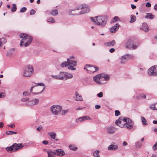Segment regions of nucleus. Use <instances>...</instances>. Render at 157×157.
Segmentation results:
<instances>
[{
    "instance_id": "4c0bfd02",
    "label": "nucleus",
    "mask_w": 157,
    "mask_h": 157,
    "mask_svg": "<svg viewBox=\"0 0 157 157\" xmlns=\"http://www.w3.org/2000/svg\"><path fill=\"white\" fill-rule=\"evenodd\" d=\"M17 132H13V131H7L6 132V134L7 135H12L13 134H16L17 133Z\"/></svg>"
},
{
    "instance_id": "4be33fe9",
    "label": "nucleus",
    "mask_w": 157,
    "mask_h": 157,
    "mask_svg": "<svg viewBox=\"0 0 157 157\" xmlns=\"http://www.w3.org/2000/svg\"><path fill=\"white\" fill-rule=\"evenodd\" d=\"M64 72H60L59 74H58L59 80H65Z\"/></svg>"
},
{
    "instance_id": "473e14b6",
    "label": "nucleus",
    "mask_w": 157,
    "mask_h": 157,
    "mask_svg": "<svg viewBox=\"0 0 157 157\" xmlns=\"http://www.w3.org/2000/svg\"><path fill=\"white\" fill-rule=\"evenodd\" d=\"M141 119L142 122L144 125H147V121L144 117H141Z\"/></svg>"
},
{
    "instance_id": "4468645a",
    "label": "nucleus",
    "mask_w": 157,
    "mask_h": 157,
    "mask_svg": "<svg viewBox=\"0 0 157 157\" xmlns=\"http://www.w3.org/2000/svg\"><path fill=\"white\" fill-rule=\"evenodd\" d=\"M124 117H120L115 122L116 124L121 127H123V124H121V123L122 121L124 122Z\"/></svg>"
},
{
    "instance_id": "bf43d9fd",
    "label": "nucleus",
    "mask_w": 157,
    "mask_h": 157,
    "mask_svg": "<svg viewBox=\"0 0 157 157\" xmlns=\"http://www.w3.org/2000/svg\"><path fill=\"white\" fill-rule=\"evenodd\" d=\"M8 126L12 128H13L15 127V125L14 124H11Z\"/></svg>"
},
{
    "instance_id": "72a5a7b5",
    "label": "nucleus",
    "mask_w": 157,
    "mask_h": 157,
    "mask_svg": "<svg viewBox=\"0 0 157 157\" xmlns=\"http://www.w3.org/2000/svg\"><path fill=\"white\" fill-rule=\"evenodd\" d=\"M34 86H43V89L42 90V91H43L46 88V86H45L44 84L42 82L38 83L37 84H36V85H35Z\"/></svg>"
},
{
    "instance_id": "680f3d73",
    "label": "nucleus",
    "mask_w": 157,
    "mask_h": 157,
    "mask_svg": "<svg viewBox=\"0 0 157 157\" xmlns=\"http://www.w3.org/2000/svg\"><path fill=\"white\" fill-rule=\"evenodd\" d=\"M101 107V106L99 105H96L95 106V108L96 109H99Z\"/></svg>"
},
{
    "instance_id": "39448f33",
    "label": "nucleus",
    "mask_w": 157,
    "mask_h": 157,
    "mask_svg": "<svg viewBox=\"0 0 157 157\" xmlns=\"http://www.w3.org/2000/svg\"><path fill=\"white\" fill-rule=\"evenodd\" d=\"M33 66L30 65H28L24 70L23 76L26 77H30L33 74Z\"/></svg>"
},
{
    "instance_id": "de8ad7c7",
    "label": "nucleus",
    "mask_w": 157,
    "mask_h": 157,
    "mask_svg": "<svg viewBox=\"0 0 157 157\" xmlns=\"http://www.w3.org/2000/svg\"><path fill=\"white\" fill-rule=\"evenodd\" d=\"M23 95L25 96H29L30 95V93L26 91H25L23 92Z\"/></svg>"
},
{
    "instance_id": "864d4df0",
    "label": "nucleus",
    "mask_w": 157,
    "mask_h": 157,
    "mask_svg": "<svg viewBox=\"0 0 157 157\" xmlns=\"http://www.w3.org/2000/svg\"><path fill=\"white\" fill-rule=\"evenodd\" d=\"M97 95L98 97L101 98L103 96V93L102 92H101L99 93Z\"/></svg>"
},
{
    "instance_id": "b1692460",
    "label": "nucleus",
    "mask_w": 157,
    "mask_h": 157,
    "mask_svg": "<svg viewBox=\"0 0 157 157\" xmlns=\"http://www.w3.org/2000/svg\"><path fill=\"white\" fill-rule=\"evenodd\" d=\"M48 154V157H54L56 155L55 150L54 151H47Z\"/></svg>"
},
{
    "instance_id": "412c9836",
    "label": "nucleus",
    "mask_w": 157,
    "mask_h": 157,
    "mask_svg": "<svg viewBox=\"0 0 157 157\" xmlns=\"http://www.w3.org/2000/svg\"><path fill=\"white\" fill-rule=\"evenodd\" d=\"M65 80L67 79H70L73 78V76L72 74L64 72Z\"/></svg>"
},
{
    "instance_id": "f704fd0d",
    "label": "nucleus",
    "mask_w": 157,
    "mask_h": 157,
    "mask_svg": "<svg viewBox=\"0 0 157 157\" xmlns=\"http://www.w3.org/2000/svg\"><path fill=\"white\" fill-rule=\"evenodd\" d=\"M47 21L48 22L54 23L55 22L54 19L52 17L48 18L47 19Z\"/></svg>"
},
{
    "instance_id": "7c9ffc66",
    "label": "nucleus",
    "mask_w": 157,
    "mask_h": 157,
    "mask_svg": "<svg viewBox=\"0 0 157 157\" xmlns=\"http://www.w3.org/2000/svg\"><path fill=\"white\" fill-rule=\"evenodd\" d=\"M131 20L130 21V22L131 23H133L134 22L136 19V17L135 15H132L130 16Z\"/></svg>"
},
{
    "instance_id": "e2e57ef3",
    "label": "nucleus",
    "mask_w": 157,
    "mask_h": 157,
    "mask_svg": "<svg viewBox=\"0 0 157 157\" xmlns=\"http://www.w3.org/2000/svg\"><path fill=\"white\" fill-rule=\"evenodd\" d=\"M115 51V49L113 48H112L109 49V51L111 53L114 52Z\"/></svg>"
},
{
    "instance_id": "338daca9",
    "label": "nucleus",
    "mask_w": 157,
    "mask_h": 157,
    "mask_svg": "<svg viewBox=\"0 0 157 157\" xmlns=\"http://www.w3.org/2000/svg\"><path fill=\"white\" fill-rule=\"evenodd\" d=\"M43 91H42V90L40 91V92H37V93H33V92H32V93L33 94H36V95H37V94H38L40 93H41V92H42Z\"/></svg>"
},
{
    "instance_id": "aec40b11",
    "label": "nucleus",
    "mask_w": 157,
    "mask_h": 157,
    "mask_svg": "<svg viewBox=\"0 0 157 157\" xmlns=\"http://www.w3.org/2000/svg\"><path fill=\"white\" fill-rule=\"evenodd\" d=\"M91 120V119L88 116H86L82 117H79L78 118V121L81 122L86 120Z\"/></svg>"
},
{
    "instance_id": "f03ea898",
    "label": "nucleus",
    "mask_w": 157,
    "mask_h": 157,
    "mask_svg": "<svg viewBox=\"0 0 157 157\" xmlns=\"http://www.w3.org/2000/svg\"><path fill=\"white\" fill-rule=\"evenodd\" d=\"M93 79L96 83L103 84L108 80V75L104 73L99 74L94 76Z\"/></svg>"
},
{
    "instance_id": "423d86ee",
    "label": "nucleus",
    "mask_w": 157,
    "mask_h": 157,
    "mask_svg": "<svg viewBox=\"0 0 157 157\" xmlns=\"http://www.w3.org/2000/svg\"><path fill=\"white\" fill-rule=\"evenodd\" d=\"M67 60L68 65V69L72 71L76 70V68L74 67L76 66L77 61L73 60L70 59H67Z\"/></svg>"
},
{
    "instance_id": "052dcab7",
    "label": "nucleus",
    "mask_w": 157,
    "mask_h": 157,
    "mask_svg": "<svg viewBox=\"0 0 157 157\" xmlns=\"http://www.w3.org/2000/svg\"><path fill=\"white\" fill-rule=\"evenodd\" d=\"M128 55H124L123 56L121 57L124 58V59H125V60H126L127 57H128Z\"/></svg>"
},
{
    "instance_id": "20e7f679",
    "label": "nucleus",
    "mask_w": 157,
    "mask_h": 157,
    "mask_svg": "<svg viewBox=\"0 0 157 157\" xmlns=\"http://www.w3.org/2000/svg\"><path fill=\"white\" fill-rule=\"evenodd\" d=\"M124 122H125L123 124V127L127 128L128 129H131L133 127L134 123L130 118L127 117H124Z\"/></svg>"
},
{
    "instance_id": "6e6d98bb",
    "label": "nucleus",
    "mask_w": 157,
    "mask_h": 157,
    "mask_svg": "<svg viewBox=\"0 0 157 157\" xmlns=\"http://www.w3.org/2000/svg\"><path fill=\"white\" fill-rule=\"evenodd\" d=\"M5 96V93H0V98H3Z\"/></svg>"
},
{
    "instance_id": "603ef678",
    "label": "nucleus",
    "mask_w": 157,
    "mask_h": 157,
    "mask_svg": "<svg viewBox=\"0 0 157 157\" xmlns=\"http://www.w3.org/2000/svg\"><path fill=\"white\" fill-rule=\"evenodd\" d=\"M126 61V60H125V59H124V58H122V57L121 58V63L122 64H124L125 63Z\"/></svg>"
},
{
    "instance_id": "9b49d317",
    "label": "nucleus",
    "mask_w": 157,
    "mask_h": 157,
    "mask_svg": "<svg viewBox=\"0 0 157 157\" xmlns=\"http://www.w3.org/2000/svg\"><path fill=\"white\" fill-rule=\"evenodd\" d=\"M12 146L13 147V151H15L22 148L23 147V145L22 144L15 143L12 145Z\"/></svg>"
},
{
    "instance_id": "49530a36",
    "label": "nucleus",
    "mask_w": 157,
    "mask_h": 157,
    "mask_svg": "<svg viewBox=\"0 0 157 157\" xmlns=\"http://www.w3.org/2000/svg\"><path fill=\"white\" fill-rule=\"evenodd\" d=\"M51 76L53 78H54L55 79H59V77H58V75H51Z\"/></svg>"
},
{
    "instance_id": "4d7b16f0",
    "label": "nucleus",
    "mask_w": 157,
    "mask_h": 157,
    "mask_svg": "<svg viewBox=\"0 0 157 157\" xmlns=\"http://www.w3.org/2000/svg\"><path fill=\"white\" fill-rule=\"evenodd\" d=\"M29 98H22L21 99V101H23V102H25L26 101H27L29 100Z\"/></svg>"
},
{
    "instance_id": "8fccbe9b",
    "label": "nucleus",
    "mask_w": 157,
    "mask_h": 157,
    "mask_svg": "<svg viewBox=\"0 0 157 157\" xmlns=\"http://www.w3.org/2000/svg\"><path fill=\"white\" fill-rule=\"evenodd\" d=\"M27 9L26 7H24L22 8L20 10V13H23L25 12L26 10Z\"/></svg>"
},
{
    "instance_id": "c85d7f7f",
    "label": "nucleus",
    "mask_w": 157,
    "mask_h": 157,
    "mask_svg": "<svg viewBox=\"0 0 157 157\" xmlns=\"http://www.w3.org/2000/svg\"><path fill=\"white\" fill-rule=\"evenodd\" d=\"M6 149L9 152L11 153L13 151V148L12 145L6 147Z\"/></svg>"
},
{
    "instance_id": "5fc2aeb1",
    "label": "nucleus",
    "mask_w": 157,
    "mask_h": 157,
    "mask_svg": "<svg viewBox=\"0 0 157 157\" xmlns=\"http://www.w3.org/2000/svg\"><path fill=\"white\" fill-rule=\"evenodd\" d=\"M35 13V11L33 9L31 10L30 13V14L31 15L34 14Z\"/></svg>"
},
{
    "instance_id": "cd10ccee",
    "label": "nucleus",
    "mask_w": 157,
    "mask_h": 157,
    "mask_svg": "<svg viewBox=\"0 0 157 157\" xmlns=\"http://www.w3.org/2000/svg\"><path fill=\"white\" fill-rule=\"evenodd\" d=\"M15 50L13 48L10 49L7 54V56H11L15 54Z\"/></svg>"
},
{
    "instance_id": "58836bf2",
    "label": "nucleus",
    "mask_w": 157,
    "mask_h": 157,
    "mask_svg": "<svg viewBox=\"0 0 157 157\" xmlns=\"http://www.w3.org/2000/svg\"><path fill=\"white\" fill-rule=\"evenodd\" d=\"M69 147L70 149L71 150H73V151H75L77 149V147H75L73 145H70Z\"/></svg>"
},
{
    "instance_id": "a211bd4d",
    "label": "nucleus",
    "mask_w": 157,
    "mask_h": 157,
    "mask_svg": "<svg viewBox=\"0 0 157 157\" xmlns=\"http://www.w3.org/2000/svg\"><path fill=\"white\" fill-rule=\"evenodd\" d=\"M140 29L145 32H148L149 30L148 27L146 23H144L140 28Z\"/></svg>"
},
{
    "instance_id": "f8f14e48",
    "label": "nucleus",
    "mask_w": 157,
    "mask_h": 157,
    "mask_svg": "<svg viewBox=\"0 0 157 157\" xmlns=\"http://www.w3.org/2000/svg\"><path fill=\"white\" fill-rule=\"evenodd\" d=\"M120 25L118 24H116L114 26L110 29V31L112 33L116 32L119 29Z\"/></svg>"
},
{
    "instance_id": "2f4dec72",
    "label": "nucleus",
    "mask_w": 157,
    "mask_h": 157,
    "mask_svg": "<svg viewBox=\"0 0 157 157\" xmlns=\"http://www.w3.org/2000/svg\"><path fill=\"white\" fill-rule=\"evenodd\" d=\"M150 108L152 109L157 110V103L151 105Z\"/></svg>"
},
{
    "instance_id": "ea45409f",
    "label": "nucleus",
    "mask_w": 157,
    "mask_h": 157,
    "mask_svg": "<svg viewBox=\"0 0 157 157\" xmlns=\"http://www.w3.org/2000/svg\"><path fill=\"white\" fill-rule=\"evenodd\" d=\"M11 10L13 12H14L16 11V7L15 4H13L12 7L11 9Z\"/></svg>"
},
{
    "instance_id": "69168bd1",
    "label": "nucleus",
    "mask_w": 157,
    "mask_h": 157,
    "mask_svg": "<svg viewBox=\"0 0 157 157\" xmlns=\"http://www.w3.org/2000/svg\"><path fill=\"white\" fill-rule=\"evenodd\" d=\"M131 8L132 9H134L136 8V6L133 4L131 5Z\"/></svg>"
},
{
    "instance_id": "79ce46f5",
    "label": "nucleus",
    "mask_w": 157,
    "mask_h": 157,
    "mask_svg": "<svg viewBox=\"0 0 157 157\" xmlns=\"http://www.w3.org/2000/svg\"><path fill=\"white\" fill-rule=\"evenodd\" d=\"M115 44V41L114 40L109 42V47L113 46Z\"/></svg>"
},
{
    "instance_id": "f3484780",
    "label": "nucleus",
    "mask_w": 157,
    "mask_h": 157,
    "mask_svg": "<svg viewBox=\"0 0 157 157\" xmlns=\"http://www.w3.org/2000/svg\"><path fill=\"white\" fill-rule=\"evenodd\" d=\"M118 146L115 144L113 143L111 145L109 146V150L113 151H115L117 149Z\"/></svg>"
},
{
    "instance_id": "774afa93",
    "label": "nucleus",
    "mask_w": 157,
    "mask_h": 157,
    "mask_svg": "<svg viewBox=\"0 0 157 157\" xmlns=\"http://www.w3.org/2000/svg\"><path fill=\"white\" fill-rule=\"evenodd\" d=\"M154 9L156 11H157V4H156L154 6Z\"/></svg>"
},
{
    "instance_id": "6e6552de",
    "label": "nucleus",
    "mask_w": 157,
    "mask_h": 157,
    "mask_svg": "<svg viewBox=\"0 0 157 157\" xmlns=\"http://www.w3.org/2000/svg\"><path fill=\"white\" fill-rule=\"evenodd\" d=\"M125 46L126 48L128 49L132 48L135 49L137 48L138 45H135L133 44L132 40L131 39H129L125 42Z\"/></svg>"
},
{
    "instance_id": "bb28decb",
    "label": "nucleus",
    "mask_w": 157,
    "mask_h": 157,
    "mask_svg": "<svg viewBox=\"0 0 157 157\" xmlns=\"http://www.w3.org/2000/svg\"><path fill=\"white\" fill-rule=\"evenodd\" d=\"M50 13L52 16H56L58 14V11L57 10H53L51 11Z\"/></svg>"
},
{
    "instance_id": "37998d69",
    "label": "nucleus",
    "mask_w": 157,
    "mask_h": 157,
    "mask_svg": "<svg viewBox=\"0 0 157 157\" xmlns=\"http://www.w3.org/2000/svg\"><path fill=\"white\" fill-rule=\"evenodd\" d=\"M142 145V144L140 142H137L136 143V148H140Z\"/></svg>"
},
{
    "instance_id": "a878e982",
    "label": "nucleus",
    "mask_w": 157,
    "mask_h": 157,
    "mask_svg": "<svg viewBox=\"0 0 157 157\" xmlns=\"http://www.w3.org/2000/svg\"><path fill=\"white\" fill-rule=\"evenodd\" d=\"M48 134L50 136L52 139H55L56 136V134L55 132H50L48 133Z\"/></svg>"
},
{
    "instance_id": "c756f323",
    "label": "nucleus",
    "mask_w": 157,
    "mask_h": 157,
    "mask_svg": "<svg viewBox=\"0 0 157 157\" xmlns=\"http://www.w3.org/2000/svg\"><path fill=\"white\" fill-rule=\"evenodd\" d=\"M118 20H120L119 18L117 16L114 17L110 22L111 23H113L116 22Z\"/></svg>"
},
{
    "instance_id": "3c124183",
    "label": "nucleus",
    "mask_w": 157,
    "mask_h": 157,
    "mask_svg": "<svg viewBox=\"0 0 157 157\" xmlns=\"http://www.w3.org/2000/svg\"><path fill=\"white\" fill-rule=\"evenodd\" d=\"M115 115L117 116L120 115V112L118 110H116L115 111Z\"/></svg>"
},
{
    "instance_id": "ddd939ff",
    "label": "nucleus",
    "mask_w": 157,
    "mask_h": 157,
    "mask_svg": "<svg viewBox=\"0 0 157 157\" xmlns=\"http://www.w3.org/2000/svg\"><path fill=\"white\" fill-rule=\"evenodd\" d=\"M39 102V99L38 98H34L31 101H29L28 102L29 105H33L38 104Z\"/></svg>"
},
{
    "instance_id": "09e8293b",
    "label": "nucleus",
    "mask_w": 157,
    "mask_h": 157,
    "mask_svg": "<svg viewBox=\"0 0 157 157\" xmlns=\"http://www.w3.org/2000/svg\"><path fill=\"white\" fill-rule=\"evenodd\" d=\"M153 149L155 151L157 149V142H156L155 144L152 147Z\"/></svg>"
},
{
    "instance_id": "7ed1b4c3",
    "label": "nucleus",
    "mask_w": 157,
    "mask_h": 157,
    "mask_svg": "<svg viewBox=\"0 0 157 157\" xmlns=\"http://www.w3.org/2000/svg\"><path fill=\"white\" fill-rule=\"evenodd\" d=\"M92 21L96 23V25H100L102 27L106 24L107 21V17L105 16L95 17L94 18L90 17Z\"/></svg>"
},
{
    "instance_id": "e433bc0d",
    "label": "nucleus",
    "mask_w": 157,
    "mask_h": 157,
    "mask_svg": "<svg viewBox=\"0 0 157 157\" xmlns=\"http://www.w3.org/2000/svg\"><path fill=\"white\" fill-rule=\"evenodd\" d=\"M60 66L62 67H64L67 66L68 67L67 61V62H66V61L63 62V63L61 64Z\"/></svg>"
},
{
    "instance_id": "0eeeda50",
    "label": "nucleus",
    "mask_w": 157,
    "mask_h": 157,
    "mask_svg": "<svg viewBox=\"0 0 157 157\" xmlns=\"http://www.w3.org/2000/svg\"><path fill=\"white\" fill-rule=\"evenodd\" d=\"M62 107L59 105H54L50 108V110L53 114L56 115L61 110Z\"/></svg>"
},
{
    "instance_id": "a18cd8bd",
    "label": "nucleus",
    "mask_w": 157,
    "mask_h": 157,
    "mask_svg": "<svg viewBox=\"0 0 157 157\" xmlns=\"http://www.w3.org/2000/svg\"><path fill=\"white\" fill-rule=\"evenodd\" d=\"M84 5H81L77 7V8L76 9L77 10H80L83 9V8L84 7Z\"/></svg>"
},
{
    "instance_id": "2eb2a0df",
    "label": "nucleus",
    "mask_w": 157,
    "mask_h": 157,
    "mask_svg": "<svg viewBox=\"0 0 157 157\" xmlns=\"http://www.w3.org/2000/svg\"><path fill=\"white\" fill-rule=\"evenodd\" d=\"M55 150L56 155L59 156H62L65 155V152L62 149H58Z\"/></svg>"
},
{
    "instance_id": "dca6fc26",
    "label": "nucleus",
    "mask_w": 157,
    "mask_h": 157,
    "mask_svg": "<svg viewBox=\"0 0 157 157\" xmlns=\"http://www.w3.org/2000/svg\"><path fill=\"white\" fill-rule=\"evenodd\" d=\"M83 10L81 11L80 13L78 14H75L74 15H80L82 14L87 13L89 11V8L86 7V5H84V7L83 8ZM72 15H74L72 13H71Z\"/></svg>"
},
{
    "instance_id": "393cba45",
    "label": "nucleus",
    "mask_w": 157,
    "mask_h": 157,
    "mask_svg": "<svg viewBox=\"0 0 157 157\" xmlns=\"http://www.w3.org/2000/svg\"><path fill=\"white\" fill-rule=\"evenodd\" d=\"M116 129L114 127L110 126L109 127V133L110 134L113 133L116 131Z\"/></svg>"
},
{
    "instance_id": "9d476101",
    "label": "nucleus",
    "mask_w": 157,
    "mask_h": 157,
    "mask_svg": "<svg viewBox=\"0 0 157 157\" xmlns=\"http://www.w3.org/2000/svg\"><path fill=\"white\" fill-rule=\"evenodd\" d=\"M148 74L150 76L157 75V66H154L148 70Z\"/></svg>"
},
{
    "instance_id": "0e129e2a",
    "label": "nucleus",
    "mask_w": 157,
    "mask_h": 157,
    "mask_svg": "<svg viewBox=\"0 0 157 157\" xmlns=\"http://www.w3.org/2000/svg\"><path fill=\"white\" fill-rule=\"evenodd\" d=\"M42 143L43 144L47 145L48 144V142L47 141L44 140L42 142Z\"/></svg>"
},
{
    "instance_id": "13d9d810",
    "label": "nucleus",
    "mask_w": 157,
    "mask_h": 157,
    "mask_svg": "<svg viewBox=\"0 0 157 157\" xmlns=\"http://www.w3.org/2000/svg\"><path fill=\"white\" fill-rule=\"evenodd\" d=\"M151 6V4L149 2H147L146 4V6L147 7H150Z\"/></svg>"
},
{
    "instance_id": "f257e3e1",
    "label": "nucleus",
    "mask_w": 157,
    "mask_h": 157,
    "mask_svg": "<svg viewBox=\"0 0 157 157\" xmlns=\"http://www.w3.org/2000/svg\"><path fill=\"white\" fill-rule=\"evenodd\" d=\"M19 37L22 39L20 44V46L21 47L24 45L25 47L28 46L31 44L33 40L32 36L25 33L21 34Z\"/></svg>"
},
{
    "instance_id": "c9c22d12",
    "label": "nucleus",
    "mask_w": 157,
    "mask_h": 157,
    "mask_svg": "<svg viewBox=\"0 0 157 157\" xmlns=\"http://www.w3.org/2000/svg\"><path fill=\"white\" fill-rule=\"evenodd\" d=\"M99 151L96 150L93 153V155L94 157H100L99 155Z\"/></svg>"
},
{
    "instance_id": "5701e85b",
    "label": "nucleus",
    "mask_w": 157,
    "mask_h": 157,
    "mask_svg": "<svg viewBox=\"0 0 157 157\" xmlns=\"http://www.w3.org/2000/svg\"><path fill=\"white\" fill-rule=\"evenodd\" d=\"M145 17L147 19H152L154 18V16L151 13H146V15L145 16Z\"/></svg>"
},
{
    "instance_id": "a19ab883",
    "label": "nucleus",
    "mask_w": 157,
    "mask_h": 157,
    "mask_svg": "<svg viewBox=\"0 0 157 157\" xmlns=\"http://www.w3.org/2000/svg\"><path fill=\"white\" fill-rule=\"evenodd\" d=\"M137 99H140L141 98H146V95L143 94H140L139 96H138L136 97Z\"/></svg>"
},
{
    "instance_id": "6ab92c4d",
    "label": "nucleus",
    "mask_w": 157,
    "mask_h": 157,
    "mask_svg": "<svg viewBox=\"0 0 157 157\" xmlns=\"http://www.w3.org/2000/svg\"><path fill=\"white\" fill-rule=\"evenodd\" d=\"M75 95L76 96L75 100L77 101H82L83 100L82 96L80 95L77 91L75 92Z\"/></svg>"
},
{
    "instance_id": "1a4fd4ad",
    "label": "nucleus",
    "mask_w": 157,
    "mask_h": 157,
    "mask_svg": "<svg viewBox=\"0 0 157 157\" xmlns=\"http://www.w3.org/2000/svg\"><path fill=\"white\" fill-rule=\"evenodd\" d=\"M84 69L86 70L88 73H92L98 70V68L95 66L91 67L90 65L86 64L85 66Z\"/></svg>"
},
{
    "instance_id": "c03bdc74",
    "label": "nucleus",
    "mask_w": 157,
    "mask_h": 157,
    "mask_svg": "<svg viewBox=\"0 0 157 157\" xmlns=\"http://www.w3.org/2000/svg\"><path fill=\"white\" fill-rule=\"evenodd\" d=\"M69 111L68 109L66 110H63L62 111V115H65L66 113H67Z\"/></svg>"
}]
</instances>
